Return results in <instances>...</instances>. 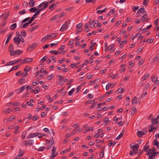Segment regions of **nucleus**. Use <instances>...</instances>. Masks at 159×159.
Listing matches in <instances>:
<instances>
[{
    "instance_id": "f257e3e1",
    "label": "nucleus",
    "mask_w": 159,
    "mask_h": 159,
    "mask_svg": "<svg viewBox=\"0 0 159 159\" xmlns=\"http://www.w3.org/2000/svg\"><path fill=\"white\" fill-rule=\"evenodd\" d=\"M156 150V149L155 147H153L151 149H149L148 151H146L147 155L149 156L148 159H153L158 154L159 152H154Z\"/></svg>"
},
{
    "instance_id": "f03ea898",
    "label": "nucleus",
    "mask_w": 159,
    "mask_h": 159,
    "mask_svg": "<svg viewBox=\"0 0 159 159\" xmlns=\"http://www.w3.org/2000/svg\"><path fill=\"white\" fill-rule=\"evenodd\" d=\"M139 147V146L138 144L136 143L135 146H133L132 149H133V151L134 152V153H133V152L132 151H129V155L132 156L134 154H136L138 152V148Z\"/></svg>"
},
{
    "instance_id": "7ed1b4c3",
    "label": "nucleus",
    "mask_w": 159,
    "mask_h": 159,
    "mask_svg": "<svg viewBox=\"0 0 159 159\" xmlns=\"http://www.w3.org/2000/svg\"><path fill=\"white\" fill-rule=\"evenodd\" d=\"M57 34H58L56 33L54 34H51L50 35H46L42 38L41 40L43 42H45V41L48 40V39L51 38H54L57 36Z\"/></svg>"
},
{
    "instance_id": "20e7f679",
    "label": "nucleus",
    "mask_w": 159,
    "mask_h": 159,
    "mask_svg": "<svg viewBox=\"0 0 159 159\" xmlns=\"http://www.w3.org/2000/svg\"><path fill=\"white\" fill-rule=\"evenodd\" d=\"M48 6V3H45V5H44L43 7V8L40 9L39 10L37 11L36 12V13L34 14V15L32 17H35V16L38 15L39 13H40V12L42 11L43 10L46 8H47V7Z\"/></svg>"
},
{
    "instance_id": "39448f33",
    "label": "nucleus",
    "mask_w": 159,
    "mask_h": 159,
    "mask_svg": "<svg viewBox=\"0 0 159 159\" xmlns=\"http://www.w3.org/2000/svg\"><path fill=\"white\" fill-rule=\"evenodd\" d=\"M21 60H22L21 59H19L18 60H15L14 61H10L8 62V64H5V66H7L11 65H13L16 64L17 63H18L20 61H21Z\"/></svg>"
},
{
    "instance_id": "423d86ee",
    "label": "nucleus",
    "mask_w": 159,
    "mask_h": 159,
    "mask_svg": "<svg viewBox=\"0 0 159 159\" xmlns=\"http://www.w3.org/2000/svg\"><path fill=\"white\" fill-rule=\"evenodd\" d=\"M33 61V58H26L21 62V64H25L27 63H30Z\"/></svg>"
},
{
    "instance_id": "0eeeda50",
    "label": "nucleus",
    "mask_w": 159,
    "mask_h": 159,
    "mask_svg": "<svg viewBox=\"0 0 159 159\" xmlns=\"http://www.w3.org/2000/svg\"><path fill=\"white\" fill-rule=\"evenodd\" d=\"M39 135V133H31L29 135L26 137V139H29L37 136Z\"/></svg>"
},
{
    "instance_id": "6e6552de",
    "label": "nucleus",
    "mask_w": 159,
    "mask_h": 159,
    "mask_svg": "<svg viewBox=\"0 0 159 159\" xmlns=\"http://www.w3.org/2000/svg\"><path fill=\"white\" fill-rule=\"evenodd\" d=\"M13 41L15 44L16 45H18L20 43V38L18 37L15 36L13 39Z\"/></svg>"
},
{
    "instance_id": "1a4fd4ad",
    "label": "nucleus",
    "mask_w": 159,
    "mask_h": 159,
    "mask_svg": "<svg viewBox=\"0 0 159 159\" xmlns=\"http://www.w3.org/2000/svg\"><path fill=\"white\" fill-rule=\"evenodd\" d=\"M56 147L53 146L52 150V155L51 156V158L52 157H55L57 155V153L54 154L56 151Z\"/></svg>"
},
{
    "instance_id": "9d476101",
    "label": "nucleus",
    "mask_w": 159,
    "mask_h": 159,
    "mask_svg": "<svg viewBox=\"0 0 159 159\" xmlns=\"http://www.w3.org/2000/svg\"><path fill=\"white\" fill-rule=\"evenodd\" d=\"M54 143V141L53 140V137H52L51 138V143H50V144L49 145H48L47 148V149H50L53 146Z\"/></svg>"
},
{
    "instance_id": "9b49d317",
    "label": "nucleus",
    "mask_w": 159,
    "mask_h": 159,
    "mask_svg": "<svg viewBox=\"0 0 159 159\" xmlns=\"http://www.w3.org/2000/svg\"><path fill=\"white\" fill-rule=\"evenodd\" d=\"M26 85H23L21 87H20L18 90H16V91H17V93H20L22 92L25 89V87Z\"/></svg>"
},
{
    "instance_id": "f8f14e48",
    "label": "nucleus",
    "mask_w": 159,
    "mask_h": 159,
    "mask_svg": "<svg viewBox=\"0 0 159 159\" xmlns=\"http://www.w3.org/2000/svg\"><path fill=\"white\" fill-rule=\"evenodd\" d=\"M145 134V132H143V131H138L137 133V134L139 138L141 137L142 135Z\"/></svg>"
},
{
    "instance_id": "ddd939ff",
    "label": "nucleus",
    "mask_w": 159,
    "mask_h": 159,
    "mask_svg": "<svg viewBox=\"0 0 159 159\" xmlns=\"http://www.w3.org/2000/svg\"><path fill=\"white\" fill-rule=\"evenodd\" d=\"M37 45V44L36 43H34L32 44L29 46L28 50H29L30 48L31 49L30 50V51H31V50L34 49L36 48Z\"/></svg>"
},
{
    "instance_id": "4468645a",
    "label": "nucleus",
    "mask_w": 159,
    "mask_h": 159,
    "mask_svg": "<svg viewBox=\"0 0 159 159\" xmlns=\"http://www.w3.org/2000/svg\"><path fill=\"white\" fill-rule=\"evenodd\" d=\"M67 26V25L66 23H65L61 26V27L60 30L61 31H64L66 29V27Z\"/></svg>"
},
{
    "instance_id": "2eb2a0df",
    "label": "nucleus",
    "mask_w": 159,
    "mask_h": 159,
    "mask_svg": "<svg viewBox=\"0 0 159 159\" xmlns=\"http://www.w3.org/2000/svg\"><path fill=\"white\" fill-rule=\"evenodd\" d=\"M32 92H34L35 94H36L40 92V88L38 86L36 87L34 91L33 90H32Z\"/></svg>"
},
{
    "instance_id": "dca6fc26",
    "label": "nucleus",
    "mask_w": 159,
    "mask_h": 159,
    "mask_svg": "<svg viewBox=\"0 0 159 159\" xmlns=\"http://www.w3.org/2000/svg\"><path fill=\"white\" fill-rule=\"evenodd\" d=\"M11 112V108L5 109L3 111V112L5 114H9Z\"/></svg>"
},
{
    "instance_id": "f3484780",
    "label": "nucleus",
    "mask_w": 159,
    "mask_h": 159,
    "mask_svg": "<svg viewBox=\"0 0 159 159\" xmlns=\"http://www.w3.org/2000/svg\"><path fill=\"white\" fill-rule=\"evenodd\" d=\"M149 74L148 73H146L141 78L142 81H143L147 79L149 77Z\"/></svg>"
},
{
    "instance_id": "a211bd4d",
    "label": "nucleus",
    "mask_w": 159,
    "mask_h": 159,
    "mask_svg": "<svg viewBox=\"0 0 159 159\" xmlns=\"http://www.w3.org/2000/svg\"><path fill=\"white\" fill-rule=\"evenodd\" d=\"M158 118H156L153 120H151L152 123L154 125H156L158 123Z\"/></svg>"
},
{
    "instance_id": "6ab92c4d",
    "label": "nucleus",
    "mask_w": 159,
    "mask_h": 159,
    "mask_svg": "<svg viewBox=\"0 0 159 159\" xmlns=\"http://www.w3.org/2000/svg\"><path fill=\"white\" fill-rule=\"evenodd\" d=\"M20 65H16L15 66H13L11 69V70L9 71V72H10L11 71H12L14 70H16L20 66Z\"/></svg>"
},
{
    "instance_id": "aec40b11",
    "label": "nucleus",
    "mask_w": 159,
    "mask_h": 159,
    "mask_svg": "<svg viewBox=\"0 0 159 159\" xmlns=\"http://www.w3.org/2000/svg\"><path fill=\"white\" fill-rule=\"evenodd\" d=\"M58 3L57 2H55L53 4L50 5L49 7V9L51 10H52L53 8H54V6H56L58 4Z\"/></svg>"
},
{
    "instance_id": "412c9836",
    "label": "nucleus",
    "mask_w": 159,
    "mask_h": 159,
    "mask_svg": "<svg viewBox=\"0 0 159 159\" xmlns=\"http://www.w3.org/2000/svg\"><path fill=\"white\" fill-rule=\"evenodd\" d=\"M17 25L16 23L12 24L10 26V28L12 30H14L16 27Z\"/></svg>"
},
{
    "instance_id": "4be33fe9",
    "label": "nucleus",
    "mask_w": 159,
    "mask_h": 159,
    "mask_svg": "<svg viewBox=\"0 0 159 159\" xmlns=\"http://www.w3.org/2000/svg\"><path fill=\"white\" fill-rule=\"evenodd\" d=\"M142 19L143 20V22L145 21H148V16L147 14H145L142 17Z\"/></svg>"
},
{
    "instance_id": "5701e85b",
    "label": "nucleus",
    "mask_w": 159,
    "mask_h": 159,
    "mask_svg": "<svg viewBox=\"0 0 159 159\" xmlns=\"http://www.w3.org/2000/svg\"><path fill=\"white\" fill-rule=\"evenodd\" d=\"M15 52L16 53V55H20L22 53L23 51H22L20 50H15Z\"/></svg>"
},
{
    "instance_id": "b1692460",
    "label": "nucleus",
    "mask_w": 159,
    "mask_h": 159,
    "mask_svg": "<svg viewBox=\"0 0 159 159\" xmlns=\"http://www.w3.org/2000/svg\"><path fill=\"white\" fill-rule=\"evenodd\" d=\"M29 4L30 6H34L35 5V2L34 0H30L29 2Z\"/></svg>"
},
{
    "instance_id": "393cba45",
    "label": "nucleus",
    "mask_w": 159,
    "mask_h": 159,
    "mask_svg": "<svg viewBox=\"0 0 159 159\" xmlns=\"http://www.w3.org/2000/svg\"><path fill=\"white\" fill-rule=\"evenodd\" d=\"M138 98L136 97H135L134 98L133 100L132 101V103L133 105L134 104H137L138 103L137 101V99Z\"/></svg>"
},
{
    "instance_id": "a878e982",
    "label": "nucleus",
    "mask_w": 159,
    "mask_h": 159,
    "mask_svg": "<svg viewBox=\"0 0 159 159\" xmlns=\"http://www.w3.org/2000/svg\"><path fill=\"white\" fill-rule=\"evenodd\" d=\"M124 132L123 131H122L120 133V134L117 137H116V140H118L119 139H120L122 136L124 134Z\"/></svg>"
},
{
    "instance_id": "bb28decb",
    "label": "nucleus",
    "mask_w": 159,
    "mask_h": 159,
    "mask_svg": "<svg viewBox=\"0 0 159 159\" xmlns=\"http://www.w3.org/2000/svg\"><path fill=\"white\" fill-rule=\"evenodd\" d=\"M115 46V45L114 44H112L111 46H109L108 48L107 49L111 50V52H113L114 51V50L112 49V48H114Z\"/></svg>"
},
{
    "instance_id": "cd10ccee",
    "label": "nucleus",
    "mask_w": 159,
    "mask_h": 159,
    "mask_svg": "<svg viewBox=\"0 0 159 159\" xmlns=\"http://www.w3.org/2000/svg\"><path fill=\"white\" fill-rule=\"evenodd\" d=\"M8 51L10 52H11L14 50L13 45L12 44H11L9 47Z\"/></svg>"
},
{
    "instance_id": "c85d7f7f",
    "label": "nucleus",
    "mask_w": 159,
    "mask_h": 159,
    "mask_svg": "<svg viewBox=\"0 0 159 159\" xmlns=\"http://www.w3.org/2000/svg\"><path fill=\"white\" fill-rule=\"evenodd\" d=\"M37 9L35 7H34L29 9V11L31 12H36Z\"/></svg>"
},
{
    "instance_id": "c756f323",
    "label": "nucleus",
    "mask_w": 159,
    "mask_h": 159,
    "mask_svg": "<svg viewBox=\"0 0 159 159\" xmlns=\"http://www.w3.org/2000/svg\"><path fill=\"white\" fill-rule=\"evenodd\" d=\"M12 35V34L11 33V34H9V35L8 36L6 41V42H5L6 44L8 43V42L9 41L10 39L11 38Z\"/></svg>"
},
{
    "instance_id": "7c9ffc66",
    "label": "nucleus",
    "mask_w": 159,
    "mask_h": 159,
    "mask_svg": "<svg viewBox=\"0 0 159 159\" xmlns=\"http://www.w3.org/2000/svg\"><path fill=\"white\" fill-rule=\"evenodd\" d=\"M50 53H53L55 55H57L59 54L60 53V52L58 51H55V50H52L49 51Z\"/></svg>"
},
{
    "instance_id": "2f4dec72",
    "label": "nucleus",
    "mask_w": 159,
    "mask_h": 159,
    "mask_svg": "<svg viewBox=\"0 0 159 159\" xmlns=\"http://www.w3.org/2000/svg\"><path fill=\"white\" fill-rule=\"evenodd\" d=\"M112 92H113V90H111L109 91L108 92H106L105 93V95L103 96H102V97H103V98H104L105 96H106L111 94L112 93Z\"/></svg>"
},
{
    "instance_id": "473e14b6",
    "label": "nucleus",
    "mask_w": 159,
    "mask_h": 159,
    "mask_svg": "<svg viewBox=\"0 0 159 159\" xmlns=\"http://www.w3.org/2000/svg\"><path fill=\"white\" fill-rule=\"evenodd\" d=\"M117 91L119 93H122L125 91V90L123 89V88H120L117 89Z\"/></svg>"
},
{
    "instance_id": "72a5a7b5",
    "label": "nucleus",
    "mask_w": 159,
    "mask_h": 159,
    "mask_svg": "<svg viewBox=\"0 0 159 159\" xmlns=\"http://www.w3.org/2000/svg\"><path fill=\"white\" fill-rule=\"evenodd\" d=\"M92 41H91V45L89 48V50L91 51L93 50V49L92 48H93L94 47V46L96 44V43H92Z\"/></svg>"
},
{
    "instance_id": "f704fd0d",
    "label": "nucleus",
    "mask_w": 159,
    "mask_h": 159,
    "mask_svg": "<svg viewBox=\"0 0 159 159\" xmlns=\"http://www.w3.org/2000/svg\"><path fill=\"white\" fill-rule=\"evenodd\" d=\"M35 17H32L30 19V20L27 22L26 23L28 25H29L34 20Z\"/></svg>"
},
{
    "instance_id": "c9c22d12",
    "label": "nucleus",
    "mask_w": 159,
    "mask_h": 159,
    "mask_svg": "<svg viewBox=\"0 0 159 159\" xmlns=\"http://www.w3.org/2000/svg\"><path fill=\"white\" fill-rule=\"evenodd\" d=\"M75 90V88H73L71 90L68 92V95L69 96H71L72 93L74 92Z\"/></svg>"
},
{
    "instance_id": "e433bc0d",
    "label": "nucleus",
    "mask_w": 159,
    "mask_h": 159,
    "mask_svg": "<svg viewBox=\"0 0 159 159\" xmlns=\"http://www.w3.org/2000/svg\"><path fill=\"white\" fill-rule=\"evenodd\" d=\"M145 11V10L144 8H140L138 10V12L140 13H142L143 14Z\"/></svg>"
},
{
    "instance_id": "4c0bfd02",
    "label": "nucleus",
    "mask_w": 159,
    "mask_h": 159,
    "mask_svg": "<svg viewBox=\"0 0 159 159\" xmlns=\"http://www.w3.org/2000/svg\"><path fill=\"white\" fill-rule=\"evenodd\" d=\"M21 35L24 37H25L26 36V31L24 30H23L21 31Z\"/></svg>"
},
{
    "instance_id": "58836bf2",
    "label": "nucleus",
    "mask_w": 159,
    "mask_h": 159,
    "mask_svg": "<svg viewBox=\"0 0 159 159\" xmlns=\"http://www.w3.org/2000/svg\"><path fill=\"white\" fill-rule=\"evenodd\" d=\"M26 68H25L24 69V70L25 71L28 72L31 70V68L30 67L28 66H26Z\"/></svg>"
},
{
    "instance_id": "ea45409f",
    "label": "nucleus",
    "mask_w": 159,
    "mask_h": 159,
    "mask_svg": "<svg viewBox=\"0 0 159 159\" xmlns=\"http://www.w3.org/2000/svg\"><path fill=\"white\" fill-rule=\"evenodd\" d=\"M26 12V11H25V9H24L22 11H19L18 12V13L20 15H22L25 14Z\"/></svg>"
},
{
    "instance_id": "a19ab883",
    "label": "nucleus",
    "mask_w": 159,
    "mask_h": 159,
    "mask_svg": "<svg viewBox=\"0 0 159 159\" xmlns=\"http://www.w3.org/2000/svg\"><path fill=\"white\" fill-rule=\"evenodd\" d=\"M26 132H23L22 134L21 135V138L23 140L25 139L26 135Z\"/></svg>"
},
{
    "instance_id": "79ce46f5",
    "label": "nucleus",
    "mask_w": 159,
    "mask_h": 159,
    "mask_svg": "<svg viewBox=\"0 0 159 159\" xmlns=\"http://www.w3.org/2000/svg\"><path fill=\"white\" fill-rule=\"evenodd\" d=\"M96 0H85V1L86 3H94L96 2Z\"/></svg>"
},
{
    "instance_id": "37998d69",
    "label": "nucleus",
    "mask_w": 159,
    "mask_h": 159,
    "mask_svg": "<svg viewBox=\"0 0 159 159\" xmlns=\"http://www.w3.org/2000/svg\"><path fill=\"white\" fill-rule=\"evenodd\" d=\"M25 80L24 79H23V78H21V79H19V80H18V82H19V83L20 84L23 82H25Z\"/></svg>"
},
{
    "instance_id": "c03bdc74",
    "label": "nucleus",
    "mask_w": 159,
    "mask_h": 159,
    "mask_svg": "<svg viewBox=\"0 0 159 159\" xmlns=\"http://www.w3.org/2000/svg\"><path fill=\"white\" fill-rule=\"evenodd\" d=\"M159 59V55H158L153 59V62H156Z\"/></svg>"
},
{
    "instance_id": "a18cd8bd",
    "label": "nucleus",
    "mask_w": 159,
    "mask_h": 159,
    "mask_svg": "<svg viewBox=\"0 0 159 159\" xmlns=\"http://www.w3.org/2000/svg\"><path fill=\"white\" fill-rule=\"evenodd\" d=\"M158 143V141L157 139H155L153 141L152 144L154 146H156Z\"/></svg>"
},
{
    "instance_id": "49530a36",
    "label": "nucleus",
    "mask_w": 159,
    "mask_h": 159,
    "mask_svg": "<svg viewBox=\"0 0 159 159\" xmlns=\"http://www.w3.org/2000/svg\"><path fill=\"white\" fill-rule=\"evenodd\" d=\"M108 146L109 147H111L112 145H113V142H112V140H110L108 141Z\"/></svg>"
},
{
    "instance_id": "de8ad7c7",
    "label": "nucleus",
    "mask_w": 159,
    "mask_h": 159,
    "mask_svg": "<svg viewBox=\"0 0 159 159\" xmlns=\"http://www.w3.org/2000/svg\"><path fill=\"white\" fill-rule=\"evenodd\" d=\"M143 150L144 151H145L146 152V151L148 150H148V148H149V146H146L145 145L143 147Z\"/></svg>"
},
{
    "instance_id": "09e8293b",
    "label": "nucleus",
    "mask_w": 159,
    "mask_h": 159,
    "mask_svg": "<svg viewBox=\"0 0 159 159\" xmlns=\"http://www.w3.org/2000/svg\"><path fill=\"white\" fill-rule=\"evenodd\" d=\"M18 33L19 34V35L20 37V42L22 43H24V38L21 37V35L20 34L19 32H18Z\"/></svg>"
},
{
    "instance_id": "8fccbe9b",
    "label": "nucleus",
    "mask_w": 159,
    "mask_h": 159,
    "mask_svg": "<svg viewBox=\"0 0 159 159\" xmlns=\"http://www.w3.org/2000/svg\"><path fill=\"white\" fill-rule=\"evenodd\" d=\"M30 19V17H27L24 20H23L22 21V23H25V22H26L27 21H28Z\"/></svg>"
},
{
    "instance_id": "3c124183",
    "label": "nucleus",
    "mask_w": 159,
    "mask_h": 159,
    "mask_svg": "<svg viewBox=\"0 0 159 159\" xmlns=\"http://www.w3.org/2000/svg\"><path fill=\"white\" fill-rule=\"evenodd\" d=\"M23 6L25 7H27L28 6V3L24 1L23 3Z\"/></svg>"
},
{
    "instance_id": "603ef678",
    "label": "nucleus",
    "mask_w": 159,
    "mask_h": 159,
    "mask_svg": "<svg viewBox=\"0 0 159 159\" xmlns=\"http://www.w3.org/2000/svg\"><path fill=\"white\" fill-rule=\"evenodd\" d=\"M45 149V147H41L39 148L38 149H37L38 151H41Z\"/></svg>"
},
{
    "instance_id": "864d4df0",
    "label": "nucleus",
    "mask_w": 159,
    "mask_h": 159,
    "mask_svg": "<svg viewBox=\"0 0 159 159\" xmlns=\"http://www.w3.org/2000/svg\"><path fill=\"white\" fill-rule=\"evenodd\" d=\"M139 8V7L138 6H137L136 7L133 6V11L135 12L136 11H137Z\"/></svg>"
},
{
    "instance_id": "5fc2aeb1",
    "label": "nucleus",
    "mask_w": 159,
    "mask_h": 159,
    "mask_svg": "<svg viewBox=\"0 0 159 159\" xmlns=\"http://www.w3.org/2000/svg\"><path fill=\"white\" fill-rule=\"evenodd\" d=\"M33 88V87L32 86H27L26 87V90L27 91L29 89L32 90Z\"/></svg>"
},
{
    "instance_id": "6e6d98bb",
    "label": "nucleus",
    "mask_w": 159,
    "mask_h": 159,
    "mask_svg": "<svg viewBox=\"0 0 159 159\" xmlns=\"http://www.w3.org/2000/svg\"><path fill=\"white\" fill-rule=\"evenodd\" d=\"M136 110V108L135 107H134V109H132L131 110V114L132 115L133 114H134V113L135 112V111Z\"/></svg>"
},
{
    "instance_id": "4d7b16f0",
    "label": "nucleus",
    "mask_w": 159,
    "mask_h": 159,
    "mask_svg": "<svg viewBox=\"0 0 159 159\" xmlns=\"http://www.w3.org/2000/svg\"><path fill=\"white\" fill-rule=\"evenodd\" d=\"M157 77H152V81L153 82H155V83L156 82V80H157Z\"/></svg>"
},
{
    "instance_id": "13d9d810",
    "label": "nucleus",
    "mask_w": 159,
    "mask_h": 159,
    "mask_svg": "<svg viewBox=\"0 0 159 159\" xmlns=\"http://www.w3.org/2000/svg\"><path fill=\"white\" fill-rule=\"evenodd\" d=\"M28 145H31L33 144V141L32 140H30L28 142Z\"/></svg>"
},
{
    "instance_id": "bf43d9fd",
    "label": "nucleus",
    "mask_w": 159,
    "mask_h": 159,
    "mask_svg": "<svg viewBox=\"0 0 159 159\" xmlns=\"http://www.w3.org/2000/svg\"><path fill=\"white\" fill-rule=\"evenodd\" d=\"M82 26V24L81 23H80L76 25L77 28L79 29Z\"/></svg>"
},
{
    "instance_id": "052dcab7",
    "label": "nucleus",
    "mask_w": 159,
    "mask_h": 159,
    "mask_svg": "<svg viewBox=\"0 0 159 159\" xmlns=\"http://www.w3.org/2000/svg\"><path fill=\"white\" fill-rule=\"evenodd\" d=\"M46 57V56H44L42 58L40 61V62L42 63L44 62L46 60V59L45 58Z\"/></svg>"
},
{
    "instance_id": "680f3d73",
    "label": "nucleus",
    "mask_w": 159,
    "mask_h": 159,
    "mask_svg": "<svg viewBox=\"0 0 159 159\" xmlns=\"http://www.w3.org/2000/svg\"><path fill=\"white\" fill-rule=\"evenodd\" d=\"M23 154V152L22 151H21V149H20L19 152V157L21 156Z\"/></svg>"
},
{
    "instance_id": "e2e57ef3",
    "label": "nucleus",
    "mask_w": 159,
    "mask_h": 159,
    "mask_svg": "<svg viewBox=\"0 0 159 159\" xmlns=\"http://www.w3.org/2000/svg\"><path fill=\"white\" fill-rule=\"evenodd\" d=\"M46 116V114L45 112H42L41 114V116L42 117H45Z\"/></svg>"
},
{
    "instance_id": "0e129e2a",
    "label": "nucleus",
    "mask_w": 159,
    "mask_h": 159,
    "mask_svg": "<svg viewBox=\"0 0 159 159\" xmlns=\"http://www.w3.org/2000/svg\"><path fill=\"white\" fill-rule=\"evenodd\" d=\"M13 92H12V93L10 92L9 93L8 95L6 97V98H8L10 97H11V96H12L13 95Z\"/></svg>"
},
{
    "instance_id": "69168bd1",
    "label": "nucleus",
    "mask_w": 159,
    "mask_h": 159,
    "mask_svg": "<svg viewBox=\"0 0 159 159\" xmlns=\"http://www.w3.org/2000/svg\"><path fill=\"white\" fill-rule=\"evenodd\" d=\"M15 119V117H14L13 116H11L8 119V120L9 121H12Z\"/></svg>"
},
{
    "instance_id": "338daca9",
    "label": "nucleus",
    "mask_w": 159,
    "mask_h": 159,
    "mask_svg": "<svg viewBox=\"0 0 159 159\" xmlns=\"http://www.w3.org/2000/svg\"><path fill=\"white\" fill-rule=\"evenodd\" d=\"M149 0H144V1L143 2V3L144 4V5L146 6V5L148 2H149Z\"/></svg>"
},
{
    "instance_id": "774afa93",
    "label": "nucleus",
    "mask_w": 159,
    "mask_h": 159,
    "mask_svg": "<svg viewBox=\"0 0 159 159\" xmlns=\"http://www.w3.org/2000/svg\"><path fill=\"white\" fill-rule=\"evenodd\" d=\"M22 72L21 71H18L15 73V75L17 76H19L22 74Z\"/></svg>"
}]
</instances>
